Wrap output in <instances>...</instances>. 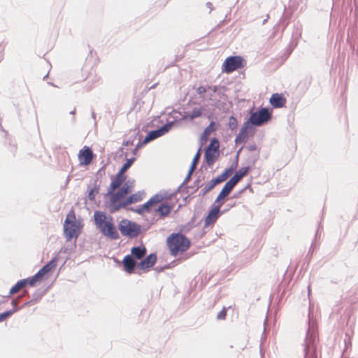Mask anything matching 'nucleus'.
<instances>
[{
    "label": "nucleus",
    "instance_id": "f257e3e1",
    "mask_svg": "<svg viewBox=\"0 0 358 358\" xmlns=\"http://www.w3.org/2000/svg\"><path fill=\"white\" fill-rule=\"evenodd\" d=\"M134 187V180H127L121 187V190L113 197V206L110 208V213H115L124 208L132 203L139 202L144 197V192H137L127 196Z\"/></svg>",
    "mask_w": 358,
    "mask_h": 358
},
{
    "label": "nucleus",
    "instance_id": "f03ea898",
    "mask_svg": "<svg viewBox=\"0 0 358 358\" xmlns=\"http://www.w3.org/2000/svg\"><path fill=\"white\" fill-rule=\"evenodd\" d=\"M319 336L317 325L308 315V328L303 343V358H320L318 355Z\"/></svg>",
    "mask_w": 358,
    "mask_h": 358
},
{
    "label": "nucleus",
    "instance_id": "7ed1b4c3",
    "mask_svg": "<svg viewBox=\"0 0 358 358\" xmlns=\"http://www.w3.org/2000/svg\"><path fill=\"white\" fill-rule=\"evenodd\" d=\"M94 217L95 224L102 234L111 239H117L119 238L118 233L111 217L106 216V215L101 211H96Z\"/></svg>",
    "mask_w": 358,
    "mask_h": 358
},
{
    "label": "nucleus",
    "instance_id": "20e7f679",
    "mask_svg": "<svg viewBox=\"0 0 358 358\" xmlns=\"http://www.w3.org/2000/svg\"><path fill=\"white\" fill-rule=\"evenodd\" d=\"M248 115L253 121V124L256 127H261L268 123L273 117V108L268 106L259 107L256 108L253 106L248 111Z\"/></svg>",
    "mask_w": 358,
    "mask_h": 358
},
{
    "label": "nucleus",
    "instance_id": "39448f33",
    "mask_svg": "<svg viewBox=\"0 0 358 358\" xmlns=\"http://www.w3.org/2000/svg\"><path fill=\"white\" fill-rule=\"evenodd\" d=\"M127 176L122 175L118 172L110 177V183L107 189L106 196L108 197L107 205L110 209L113 206V201L114 196L117 194L120 190L122 186L126 182Z\"/></svg>",
    "mask_w": 358,
    "mask_h": 358
},
{
    "label": "nucleus",
    "instance_id": "423d86ee",
    "mask_svg": "<svg viewBox=\"0 0 358 358\" xmlns=\"http://www.w3.org/2000/svg\"><path fill=\"white\" fill-rule=\"evenodd\" d=\"M64 234L69 239L77 237L80 231V224L77 222L73 209L66 215L64 224Z\"/></svg>",
    "mask_w": 358,
    "mask_h": 358
},
{
    "label": "nucleus",
    "instance_id": "0eeeda50",
    "mask_svg": "<svg viewBox=\"0 0 358 358\" xmlns=\"http://www.w3.org/2000/svg\"><path fill=\"white\" fill-rule=\"evenodd\" d=\"M246 65L245 59L240 55H231L227 57L222 65V71L230 73L235 70L241 69Z\"/></svg>",
    "mask_w": 358,
    "mask_h": 358
},
{
    "label": "nucleus",
    "instance_id": "6e6552de",
    "mask_svg": "<svg viewBox=\"0 0 358 358\" xmlns=\"http://www.w3.org/2000/svg\"><path fill=\"white\" fill-rule=\"evenodd\" d=\"M221 207L213 203L209 207L204 218V228L213 227L221 215L228 212V209L220 210Z\"/></svg>",
    "mask_w": 358,
    "mask_h": 358
},
{
    "label": "nucleus",
    "instance_id": "1a4fd4ad",
    "mask_svg": "<svg viewBox=\"0 0 358 358\" xmlns=\"http://www.w3.org/2000/svg\"><path fill=\"white\" fill-rule=\"evenodd\" d=\"M58 259L59 258L55 257L47 264L43 266L34 276L31 277V284L36 285L37 282L43 280L50 272L55 269Z\"/></svg>",
    "mask_w": 358,
    "mask_h": 358
},
{
    "label": "nucleus",
    "instance_id": "9d476101",
    "mask_svg": "<svg viewBox=\"0 0 358 358\" xmlns=\"http://www.w3.org/2000/svg\"><path fill=\"white\" fill-rule=\"evenodd\" d=\"M119 229L122 235L131 237L136 236L140 231L139 227L136 223L127 220L120 222Z\"/></svg>",
    "mask_w": 358,
    "mask_h": 358
},
{
    "label": "nucleus",
    "instance_id": "9b49d317",
    "mask_svg": "<svg viewBox=\"0 0 358 358\" xmlns=\"http://www.w3.org/2000/svg\"><path fill=\"white\" fill-rule=\"evenodd\" d=\"M191 244V240L183 233H180V262L186 260L196 253L195 252H186Z\"/></svg>",
    "mask_w": 358,
    "mask_h": 358
},
{
    "label": "nucleus",
    "instance_id": "f8f14e48",
    "mask_svg": "<svg viewBox=\"0 0 358 358\" xmlns=\"http://www.w3.org/2000/svg\"><path fill=\"white\" fill-rule=\"evenodd\" d=\"M94 156L92 149L88 146H84L80 150L78 155L80 165L87 166L90 164L94 159Z\"/></svg>",
    "mask_w": 358,
    "mask_h": 358
},
{
    "label": "nucleus",
    "instance_id": "ddd939ff",
    "mask_svg": "<svg viewBox=\"0 0 358 358\" xmlns=\"http://www.w3.org/2000/svg\"><path fill=\"white\" fill-rule=\"evenodd\" d=\"M234 188V187L231 184L227 182L222 187L213 203H215V205L222 207Z\"/></svg>",
    "mask_w": 358,
    "mask_h": 358
},
{
    "label": "nucleus",
    "instance_id": "4468645a",
    "mask_svg": "<svg viewBox=\"0 0 358 358\" xmlns=\"http://www.w3.org/2000/svg\"><path fill=\"white\" fill-rule=\"evenodd\" d=\"M171 127V124H167L159 129L150 131L148 134V135L145 136V138L143 142V144L145 145V144L149 143L150 141L163 136L164 134H165L166 132H168L170 130Z\"/></svg>",
    "mask_w": 358,
    "mask_h": 358
},
{
    "label": "nucleus",
    "instance_id": "2eb2a0df",
    "mask_svg": "<svg viewBox=\"0 0 358 358\" xmlns=\"http://www.w3.org/2000/svg\"><path fill=\"white\" fill-rule=\"evenodd\" d=\"M171 255L176 256L179 252V233H173L166 240Z\"/></svg>",
    "mask_w": 358,
    "mask_h": 358
},
{
    "label": "nucleus",
    "instance_id": "dca6fc26",
    "mask_svg": "<svg viewBox=\"0 0 358 358\" xmlns=\"http://www.w3.org/2000/svg\"><path fill=\"white\" fill-rule=\"evenodd\" d=\"M250 171L247 167H241L227 181L231 184L234 187L236 186L241 179L247 176Z\"/></svg>",
    "mask_w": 358,
    "mask_h": 358
},
{
    "label": "nucleus",
    "instance_id": "f3484780",
    "mask_svg": "<svg viewBox=\"0 0 358 358\" xmlns=\"http://www.w3.org/2000/svg\"><path fill=\"white\" fill-rule=\"evenodd\" d=\"M157 262V256L155 254H150L147 256L144 259L138 262L136 266L140 270H148L152 267Z\"/></svg>",
    "mask_w": 358,
    "mask_h": 358
},
{
    "label": "nucleus",
    "instance_id": "a211bd4d",
    "mask_svg": "<svg viewBox=\"0 0 358 358\" xmlns=\"http://www.w3.org/2000/svg\"><path fill=\"white\" fill-rule=\"evenodd\" d=\"M269 102L273 108H280L285 106L286 98L282 93H273Z\"/></svg>",
    "mask_w": 358,
    "mask_h": 358
},
{
    "label": "nucleus",
    "instance_id": "6ab92c4d",
    "mask_svg": "<svg viewBox=\"0 0 358 358\" xmlns=\"http://www.w3.org/2000/svg\"><path fill=\"white\" fill-rule=\"evenodd\" d=\"M259 155L260 150H258L255 153L248 155L244 159L243 166L248 168V170L251 171L254 169L257 162L259 160Z\"/></svg>",
    "mask_w": 358,
    "mask_h": 358
},
{
    "label": "nucleus",
    "instance_id": "aec40b11",
    "mask_svg": "<svg viewBox=\"0 0 358 358\" xmlns=\"http://www.w3.org/2000/svg\"><path fill=\"white\" fill-rule=\"evenodd\" d=\"M220 156V152L205 149L203 164H206L207 166L210 167L216 162Z\"/></svg>",
    "mask_w": 358,
    "mask_h": 358
},
{
    "label": "nucleus",
    "instance_id": "412c9836",
    "mask_svg": "<svg viewBox=\"0 0 358 358\" xmlns=\"http://www.w3.org/2000/svg\"><path fill=\"white\" fill-rule=\"evenodd\" d=\"M221 182L217 180L216 177L213 178L199 192L198 196L203 197L206 194L213 190L216 185Z\"/></svg>",
    "mask_w": 358,
    "mask_h": 358
},
{
    "label": "nucleus",
    "instance_id": "4be33fe9",
    "mask_svg": "<svg viewBox=\"0 0 358 358\" xmlns=\"http://www.w3.org/2000/svg\"><path fill=\"white\" fill-rule=\"evenodd\" d=\"M31 277L27 279H23L18 281L13 287H11L9 292V295H13L19 292L26 285H29L30 286H34L35 285L31 284Z\"/></svg>",
    "mask_w": 358,
    "mask_h": 358
},
{
    "label": "nucleus",
    "instance_id": "5701e85b",
    "mask_svg": "<svg viewBox=\"0 0 358 358\" xmlns=\"http://www.w3.org/2000/svg\"><path fill=\"white\" fill-rule=\"evenodd\" d=\"M160 201V199L158 196L151 198L148 202L141 206L138 208L136 210L139 214H141L145 211H148L151 207L155 206Z\"/></svg>",
    "mask_w": 358,
    "mask_h": 358
},
{
    "label": "nucleus",
    "instance_id": "b1692460",
    "mask_svg": "<svg viewBox=\"0 0 358 358\" xmlns=\"http://www.w3.org/2000/svg\"><path fill=\"white\" fill-rule=\"evenodd\" d=\"M122 264L124 269L127 273H132L136 264L135 260L130 255H126L122 260Z\"/></svg>",
    "mask_w": 358,
    "mask_h": 358
},
{
    "label": "nucleus",
    "instance_id": "393cba45",
    "mask_svg": "<svg viewBox=\"0 0 358 358\" xmlns=\"http://www.w3.org/2000/svg\"><path fill=\"white\" fill-rule=\"evenodd\" d=\"M201 178L200 176H198L196 179L194 181V184L192 186H189L187 188V190L186 191V193L188 194V195L185 197H184L183 200L185 201V204L187 202V199L190 197V196L196 192L200 187H201L203 184H201Z\"/></svg>",
    "mask_w": 358,
    "mask_h": 358
},
{
    "label": "nucleus",
    "instance_id": "a878e982",
    "mask_svg": "<svg viewBox=\"0 0 358 358\" xmlns=\"http://www.w3.org/2000/svg\"><path fill=\"white\" fill-rule=\"evenodd\" d=\"M147 253V249L144 245L133 247L131 249V255L137 259H141Z\"/></svg>",
    "mask_w": 358,
    "mask_h": 358
},
{
    "label": "nucleus",
    "instance_id": "bb28decb",
    "mask_svg": "<svg viewBox=\"0 0 358 358\" xmlns=\"http://www.w3.org/2000/svg\"><path fill=\"white\" fill-rule=\"evenodd\" d=\"M236 169L231 165L226 168L220 175L216 176L217 180L222 183L225 181Z\"/></svg>",
    "mask_w": 358,
    "mask_h": 358
},
{
    "label": "nucleus",
    "instance_id": "cd10ccee",
    "mask_svg": "<svg viewBox=\"0 0 358 358\" xmlns=\"http://www.w3.org/2000/svg\"><path fill=\"white\" fill-rule=\"evenodd\" d=\"M203 110V109L202 107L194 108L191 111L185 112L184 117L193 120L194 119L200 117Z\"/></svg>",
    "mask_w": 358,
    "mask_h": 358
},
{
    "label": "nucleus",
    "instance_id": "c85d7f7f",
    "mask_svg": "<svg viewBox=\"0 0 358 358\" xmlns=\"http://www.w3.org/2000/svg\"><path fill=\"white\" fill-rule=\"evenodd\" d=\"M252 123L253 121L249 116V117L244 122L239 131L245 132V134H248V133L250 131H252L254 133L255 131V127H256V125L253 124Z\"/></svg>",
    "mask_w": 358,
    "mask_h": 358
},
{
    "label": "nucleus",
    "instance_id": "c756f323",
    "mask_svg": "<svg viewBox=\"0 0 358 358\" xmlns=\"http://www.w3.org/2000/svg\"><path fill=\"white\" fill-rule=\"evenodd\" d=\"M196 285L197 281L196 280H192V282H190V285L187 291V293L183 296L184 303H189L191 301L192 299L193 298V296H191V294L192 292L193 287H195Z\"/></svg>",
    "mask_w": 358,
    "mask_h": 358
},
{
    "label": "nucleus",
    "instance_id": "7c9ffc66",
    "mask_svg": "<svg viewBox=\"0 0 358 358\" xmlns=\"http://www.w3.org/2000/svg\"><path fill=\"white\" fill-rule=\"evenodd\" d=\"M219 126V122L212 120L210 121V124L203 129V133L207 134L209 136L213 132L218 129Z\"/></svg>",
    "mask_w": 358,
    "mask_h": 358
},
{
    "label": "nucleus",
    "instance_id": "2f4dec72",
    "mask_svg": "<svg viewBox=\"0 0 358 358\" xmlns=\"http://www.w3.org/2000/svg\"><path fill=\"white\" fill-rule=\"evenodd\" d=\"M208 150H210L212 151H215L220 152V141L216 137H213L210 139V143L205 148Z\"/></svg>",
    "mask_w": 358,
    "mask_h": 358
},
{
    "label": "nucleus",
    "instance_id": "473e14b6",
    "mask_svg": "<svg viewBox=\"0 0 358 358\" xmlns=\"http://www.w3.org/2000/svg\"><path fill=\"white\" fill-rule=\"evenodd\" d=\"M195 218L196 215L194 214V216L191 218V220L185 225L180 224V233L187 232L188 231L191 230L193 227L196 226V224H195Z\"/></svg>",
    "mask_w": 358,
    "mask_h": 358
},
{
    "label": "nucleus",
    "instance_id": "72a5a7b5",
    "mask_svg": "<svg viewBox=\"0 0 358 358\" xmlns=\"http://www.w3.org/2000/svg\"><path fill=\"white\" fill-rule=\"evenodd\" d=\"M194 170V168L189 166L186 177L185 178V179L182 181V182L180 183V192L182 191H182H184V189H185V188L187 189L188 188L187 183H188V182L190 180L191 178H192V173H193Z\"/></svg>",
    "mask_w": 358,
    "mask_h": 358
},
{
    "label": "nucleus",
    "instance_id": "f704fd0d",
    "mask_svg": "<svg viewBox=\"0 0 358 358\" xmlns=\"http://www.w3.org/2000/svg\"><path fill=\"white\" fill-rule=\"evenodd\" d=\"M247 135L245 132L239 131L238 134L236 135L235 138V144H241L242 143H245L247 140Z\"/></svg>",
    "mask_w": 358,
    "mask_h": 358
},
{
    "label": "nucleus",
    "instance_id": "c9c22d12",
    "mask_svg": "<svg viewBox=\"0 0 358 358\" xmlns=\"http://www.w3.org/2000/svg\"><path fill=\"white\" fill-rule=\"evenodd\" d=\"M134 162V159H128L127 162L123 164L120 170L118 171L122 175H125L124 173L131 167Z\"/></svg>",
    "mask_w": 358,
    "mask_h": 358
},
{
    "label": "nucleus",
    "instance_id": "e433bc0d",
    "mask_svg": "<svg viewBox=\"0 0 358 358\" xmlns=\"http://www.w3.org/2000/svg\"><path fill=\"white\" fill-rule=\"evenodd\" d=\"M229 128L233 131L236 129L238 127V120L236 117L234 115H231L229 117Z\"/></svg>",
    "mask_w": 358,
    "mask_h": 358
},
{
    "label": "nucleus",
    "instance_id": "4c0bfd02",
    "mask_svg": "<svg viewBox=\"0 0 358 358\" xmlns=\"http://www.w3.org/2000/svg\"><path fill=\"white\" fill-rule=\"evenodd\" d=\"M201 155V150L198 149L197 152H196V154L194 155V156L192 159L190 167H192L194 169L196 168V165L198 164V163L199 162Z\"/></svg>",
    "mask_w": 358,
    "mask_h": 358
},
{
    "label": "nucleus",
    "instance_id": "58836bf2",
    "mask_svg": "<svg viewBox=\"0 0 358 358\" xmlns=\"http://www.w3.org/2000/svg\"><path fill=\"white\" fill-rule=\"evenodd\" d=\"M230 308H231V306H229L228 308L224 306L222 308V309L217 313V317H216L217 320H225L227 317V310Z\"/></svg>",
    "mask_w": 358,
    "mask_h": 358
},
{
    "label": "nucleus",
    "instance_id": "ea45409f",
    "mask_svg": "<svg viewBox=\"0 0 358 358\" xmlns=\"http://www.w3.org/2000/svg\"><path fill=\"white\" fill-rule=\"evenodd\" d=\"M157 210L163 216L168 215L170 213L171 208L166 205H161L158 207Z\"/></svg>",
    "mask_w": 358,
    "mask_h": 358
},
{
    "label": "nucleus",
    "instance_id": "a19ab883",
    "mask_svg": "<svg viewBox=\"0 0 358 358\" xmlns=\"http://www.w3.org/2000/svg\"><path fill=\"white\" fill-rule=\"evenodd\" d=\"M208 141V136L207 134H205L204 133H201L199 140V148L201 150L203 145H204Z\"/></svg>",
    "mask_w": 358,
    "mask_h": 358
},
{
    "label": "nucleus",
    "instance_id": "79ce46f5",
    "mask_svg": "<svg viewBox=\"0 0 358 358\" xmlns=\"http://www.w3.org/2000/svg\"><path fill=\"white\" fill-rule=\"evenodd\" d=\"M243 148V146H241V147L238 149V150L236 152V155H235V157H234V161H233V162H232V163H231V164L232 166L235 167L236 169H237V167H238V160H239V156H240V154H241V151H242Z\"/></svg>",
    "mask_w": 358,
    "mask_h": 358
},
{
    "label": "nucleus",
    "instance_id": "37998d69",
    "mask_svg": "<svg viewBox=\"0 0 358 358\" xmlns=\"http://www.w3.org/2000/svg\"><path fill=\"white\" fill-rule=\"evenodd\" d=\"M207 90H208V86L207 85L206 86L201 85V86L198 87L196 89V94L200 95V96L201 98H204L205 97V94L206 93Z\"/></svg>",
    "mask_w": 358,
    "mask_h": 358
},
{
    "label": "nucleus",
    "instance_id": "c03bdc74",
    "mask_svg": "<svg viewBox=\"0 0 358 358\" xmlns=\"http://www.w3.org/2000/svg\"><path fill=\"white\" fill-rule=\"evenodd\" d=\"M15 310H8L5 313L0 314V322L5 320L7 317L10 316L13 313H14Z\"/></svg>",
    "mask_w": 358,
    "mask_h": 358
},
{
    "label": "nucleus",
    "instance_id": "a18cd8bd",
    "mask_svg": "<svg viewBox=\"0 0 358 358\" xmlns=\"http://www.w3.org/2000/svg\"><path fill=\"white\" fill-rule=\"evenodd\" d=\"M206 229L203 227L201 230L196 232L194 234L195 238L197 240L201 239L206 234Z\"/></svg>",
    "mask_w": 358,
    "mask_h": 358
},
{
    "label": "nucleus",
    "instance_id": "49530a36",
    "mask_svg": "<svg viewBox=\"0 0 358 358\" xmlns=\"http://www.w3.org/2000/svg\"><path fill=\"white\" fill-rule=\"evenodd\" d=\"M317 235H318V231H316L315 235V240H316V238H317ZM315 241H313L312 242V244H311V245H310V247L309 251H308V254H307V256H306V257H308V256H310V257H311V256H312V255H313V251H314V248H315Z\"/></svg>",
    "mask_w": 358,
    "mask_h": 358
},
{
    "label": "nucleus",
    "instance_id": "de8ad7c7",
    "mask_svg": "<svg viewBox=\"0 0 358 358\" xmlns=\"http://www.w3.org/2000/svg\"><path fill=\"white\" fill-rule=\"evenodd\" d=\"M98 193V189L94 188L92 189L89 193L88 197L90 200H94L95 198V194Z\"/></svg>",
    "mask_w": 358,
    "mask_h": 358
},
{
    "label": "nucleus",
    "instance_id": "09e8293b",
    "mask_svg": "<svg viewBox=\"0 0 358 358\" xmlns=\"http://www.w3.org/2000/svg\"><path fill=\"white\" fill-rule=\"evenodd\" d=\"M244 192H245V191L242 188L241 189L236 192L231 198V199H238L241 197V194H243Z\"/></svg>",
    "mask_w": 358,
    "mask_h": 358
},
{
    "label": "nucleus",
    "instance_id": "8fccbe9b",
    "mask_svg": "<svg viewBox=\"0 0 358 358\" xmlns=\"http://www.w3.org/2000/svg\"><path fill=\"white\" fill-rule=\"evenodd\" d=\"M207 86H208V90H212L213 93H217L219 88L220 87V85H207Z\"/></svg>",
    "mask_w": 358,
    "mask_h": 358
},
{
    "label": "nucleus",
    "instance_id": "3c124183",
    "mask_svg": "<svg viewBox=\"0 0 358 358\" xmlns=\"http://www.w3.org/2000/svg\"><path fill=\"white\" fill-rule=\"evenodd\" d=\"M294 48V47L292 46V45H289L288 48L285 51V54H286L285 59H287L290 55V54L293 51Z\"/></svg>",
    "mask_w": 358,
    "mask_h": 358
},
{
    "label": "nucleus",
    "instance_id": "603ef678",
    "mask_svg": "<svg viewBox=\"0 0 358 358\" xmlns=\"http://www.w3.org/2000/svg\"><path fill=\"white\" fill-rule=\"evenodd\" d=\"M248 150L250 152H255V151H257L259 150L256 145L255 143L252 144V145H250L247 147Z\"/></svg>",
    "mask_w": 358,
    "mask_h": 358
},
{
    "label": "nucleus",
    "instance_id": "864d4df0",
    "mask_svg": "<svg viewBox=\"0 0 358 358\" xmlns=\"http://www.w3.org/2000/svg\"><path fill=\"white\" fill-rule=\"evenodd\" d=\"M244 191L245 192L247 189H249L250 192H252V188L250 183H248L246 186H245L243 188Z\"/></svg>",
    "mask_w": 358,
    "mask_h": 358
},
{
    "label": "nucleus",
    "instance_id": "5fc2aeb1",
    "mask_svg": "<svg viewBox=\"0 0 358 358\" xmlns=\"http://www.w3.org/2000/svg\"><path fill=\"white\" fill-rule=\"evenodd\" d=\"M235 205H236V203H235V202H234V203H228V204L227 205V209H228V211L229 210V209H230V208H233L234 206H235Z\"/></svg>",
    "mask_w": 358,
    "mask_h": 358
},
{
    "label": "nucleus",
    "instance_id": "6e6d98bb",
    "mask_svg": "<svg viewBox=\"0 0 358 358\" xmlns=\"http://www.w3.org/2000/svg\"><path fill=\"white\" fill-rule=\"evenodd\" d=\"M206 6L210 8V12H211L213 10V4L210 2H207Z\"/></svg>",
    "mask_w": 358,
    "mask_h": 358
},
{
    "label": "nucleus",
    "instance_id": "4d7b16f0",
    "mask_svg": "<svg viewBox=\"0 0 358 358\" xmlns=\"http://www.w3.org/2000/svg\"><path fill=\"white\" fill-rule=\"evenodd\" d=\"M12 304H13V306H16L17 304V300H13Z\"/></svg>",
    "mask_w": 358,
    "mask_h": 358
},
{
    "label": "nucleus",
    "instance_id": "13d9d810",
    "mask_svg": "<svg viewBox=\"0 0 358 358\" xmlns=\"http://www.w3.org/2000/svg\"><path fill=\"white\" fill-rule=\"evenodd\" d=\"M268 15H267V18L263 20L262 24H264L267 22V19L268 18Z\"/></svg>",
    "mask_w": 358,
    "mask_h": 358
},
{
    "label": "nucleus",
    "instance_id": "bf43d9fd",
    "mask_svg": "<svg viewBox=\"0 0 358 358\" xmlns=\"http://www.w3.org/2000/svg\"><path fill=\"white\" fill-rule=\"evenodd\" d=\"M308 296H309L310 293V285L308 286Z\"/></svg>",
    "mask_w": 358,
    "mask_h": 358
},
{
    "label": "nucleus",
    "instance_id": "052dcab7",
    "mask_svg": "<svg viewBox=\"0 0 358 358\" xmlns=\"http://www.w3.org/2000/svg\"><path fill=\"white\" fill-rule=\"evenodd\" d=\"M208 96H209V98H210V99H211V97L213 96V94H210L208 95Z\"/></svg>",
    "mask_w": 358,
    "mask_h": 358
}]
</instances>
